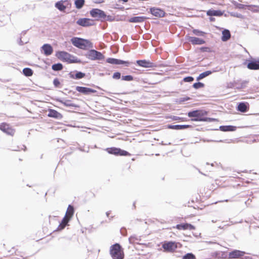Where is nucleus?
Returning <instances> with one entry per match:
<instances>
[{
  "instance_id": "nucleus-12",
  "label": "nucleus",
  "mask_w": 259,
  "mask_h": 259,
  "mask_svg": "<svg viewBox=\"0 0 259 259\" xmlns=\"http://www.w3.org/2000/svg\"><path fill=\"white\" fill-rule=\"evenodd\" d=\"M76 90L85 95H88L92 93H95L97 91L91 88L77 86L76 87Z\"/></svg>"
},
{
  "instance_id": "nucleus-3",
  "label": "nucleus",
  "mask_w": 259,
  "mask_h": 259,
  "mask_svg": "<svg viewBox=\"0 0 259 259\" xmlns=\"http://www.w3.org/2000/svg\"><path fill=\"white\" fill-rule=\"evenodd\" d=\"M90 14L92 17L95 18L97 20L104 21L107 17L105 13L99 9H93L90 11Z\"/></svg>"
},
{
  "instance_id": "nucleus-38",
  "label": "nucleus",
  "mask_w": 259,
  "mask_h": 259,
  "mask_svg": "<svg viewBox=\"0 0 259 259\" xmlns=\"http://www.w3.org/2000/svg\"><path fill=\"white\" fill-rule=\"evenodd\" d=\"M204 84L203 83L200 82L194 83L193 85V88L196 89L203 88V87H204Z\"/></svg>"
},
{
  "instance_id": "nucleus-32",
  "label": "nucleus",
  "mask_w": 259,
  "mask_h": 259,
  "mask_svg": "<svg viewBox=\"0 0 259 259\" xmlns=\"http://www.w3.org/2000/svg\"><path fill=\"white\" fill-rule=\"evenodd\" d=\"M52 68L54 71H60L63 69V65L60 63L55 64L52 65Z\"/></svg>"
},
{
  "instance_id": "nucleus-37",
  "label": "nucleus",
  "mask_w": 259,
  "mask_h": 259,
  "mask_svg": "<svg viewBox=\"0 0 259 259\" xmlns=\"http://www.w3.org/2000/svg\"><path fill=\"white\" fill-rule=\"evenodd\" d=\"M121 79L122 80L130 81L133 80L134 79V77L133 76H132L131 75H125V76H122Z\"/></svg>"
},
{
  "instance_id": "nucleus-14",
  "label": "nucleus",
  "mask_w": 259,
  "mask_h": 259,
  "mask_svg": "<svg viewBox=\"0 0 259 259\" xmlns=\"http://www.w3.org/2000/svg\"><path fill=\"white\" fill-rule=\"evenodd\" d=\"M57 57L60 60L66 62H74V60H71L70 59L71 55L64 51L59 52L57 54Z\"/></svg>"
},
{
  "instance_id": "nucleus-24",
  "label": "nucleus",
  "mask_w": 259,
  "mask_h": 259,
  "mask_svg": "<svg viewBox=\"0 0 259 259\" xmlns=\"http://www.w3.org/2000/svg\"><path fill=\"white\" fill-rule=\"evenodd\" d=\"M231 37V33L229 30L225 29L222 31V40L223 41H226Z\"/></svg>"
},
{
  "instance_id": "nucleus-23",
  "label": "nucleus",
  "mask_w": 259,
  "mask_h": 259,
  "mask_svg": "<svg viewBox=\"0 0 259 259\" xmlns=\"http://www.w3.org/2000/svg\"><path fill=\"white\" fill-rule=\"evenodd\" d=\"M208 16H221L223 15V12L220 10H209L206 13Z\"/></svg>"
},
{
  "instance_id": "nucleus-52",
  "label": "nucleus",
  "mask_w": 259,
  "mask_h": 259,
  "mask_svg": "<svg viewBox=\"0 0 259 259\" xmlns=\"http://www.w3.org/2000/svg\"><path fill=\"white\" fill-rule=\"evenodd\" d=\"M189 98H184V99L183 100V101H187L188 100H189Z\"/></svg>"
},
{
  "instance_id": "nucleus-15",
  "label": "nucleus",
  "mask_w": 259,
  "mask_h": 259,
  "mask_svg": "<svg viewBox=\"0 0 259 259\" xmlns=\"http://www.w3.org/2000/svg\"><path fill=\"white\" fill-rule=\"evenodd\" d=\"M136 63L139 66L144 68H152L155 66L154 63L146 60H137Z\"/></svg>"
},
{
  "instance_id": "nucleus-20",
  "label": "nucleus",
  "mask_w": 259,
  "mask_h": 259,
  "mask_svg": "<svg viewBox=\"0 0 259 259\" xmlns=\"http://www.w3.org/2000/svg\"><path fill=\"white\" fill-rule=\"evenodd\" d=\"M146 19V17L144 16H136L131 18L129 22L132 23H140L142 22Z\"/></svg>"
},
{
  "instance_id": "nucleus-13",
  "label": "nucleus",
  "mask_w": 259,
  "mask_h": 259,
  "mask_svg": "<svg viewBox=\"0 0 259 259\" xmlns=\"http://www.w3.org/2000/svg\"><path fill=\"white\" fill-rule=\"evenodd\" d=\"M0 129L3 132L9 135L13 136L15 133V130L13 129L9 124L6 123H2L0 125Z\"/></svg>"
},
{
  "instance_id": "nucleus-39",
  "label": "nucleus",
  "mask_w": 259,
  "mask_h": 259,
  "mask_svg": "<svg viewBox=\"0 0 259 259\" xmlns=\"http://www.w3.org/2000/svg\"><path fill=\"white\" fill-rule=\"evenodd\" d=\"M193 32L194 34L198 36H203L205 33L203 31L198 30L197 29H194Z\"/></svg>"
},
{
  "instance_id": "nucleus-21",
  "label": "nucleus",
  "mask_w": 259,
  "mask_h": 259,
  "mask_svg": "<svg viewBox=\"0 0 259 259\" xmlns=\"http://www.w3.org/2000/svg\"><path fill=\"white\" fill-rule=\"evenodd\" d=\"M48 116L57 119H61L62 117V115L61 113L53 109L50 110Z\"/></svg>"
},
{
  "instance_id": "nucleus-27",
  "label": "nucleus",
  "mask_w": 259,
  "mask_h": 259,
  "mask_svg": "<svg viewBox=\"0 0 259 259\" xmlns=\"http://www.w3.org/2000/svg\"><path fill=\"white\" fill-rule=\"evenodd\" d=\"M176 228L179 230L192 229L194 227L192 225L188 224L177 225Z\"/></svg>"
},
{
  "instance_id": "nucleus-29",
  "label": "nucleus",
  "mask_w": 259,
  "mask_h": 259,
  "mask_svg": "<svg viewBox=\"0 0 259 259\" xmlns=\"http://www.w3.org/2000/svg\"><path fill=\"white\" fill-rule=\"evenodd\" d=\"M247 106L244 103H240L237 107V109L238 111L245 112L247 110Z\"/></svg>"
},
{
  "instance_id": "nucleus-50",
  "label": "nucleus",
  "mask_w": 259,
  "mask_h": 259,
  "mask_svg": "<svg viewBox=\"0 0 259 259\" xmlns=\"http://www.w3.org/2000/svg\"><path fill=\"white\" fill-rule=\"evenodd\" d=\"M25 42H24L20 38V41L19 42V44L20 45H23Z\"/></svg>"
},
{
  "instance_id": "nucleus-16",
  "label": "nucleus",
  "mask_w": 259,
  "mask_h": 259,
  "mask_svg": "<svg viewBox=\"0 0 259 259\" xmlns=\"http://www.w3.org/2000/svg\"><path fill=\"white\" fill-rule=\"evenodd\" d=\"M41 49V50L44 51V55L46 56L51 55L53 52L52 47L49 44H46L44 45Z\"/></svg>"
},
{
  "instance_id": "nucleus-54",
  "label": "nucleus",
  "mask_w": 259,
  "mask_h": 259,
  "mask_svg": "<svg viewBox=\"0 0 259 259\" xmlns=\"http://www.w3.org/2000/svg\"><path fill=\"white\" fill-rule=\"evenodd\" d=\"M23 147H24V150L25 151L26 149V147H25V146H23Z\"/></svg>"
},
{
  "instance_id": "nucleus-17",
  "label": "nucleus",
  "mask_w": 259,
  "mask_h": 259,
  "mask_svg": "<svg viewBox=\"0 0 259 259\" xmlns=\"http://www.w3.org/2000/svg\"><path fill=\"white\" fill-rule=\"evenodd\" d=\"M188 40L192 43V44L195 45H202L205 43V41L201 39L196 37L189 36Z\"/></svg>"
},
{
  "instance_id": "nucleus-55",
  "label": "nucleus",
  "mask_w": 259,
  "mask_h": 259,
  "mask_svg": "<svg viewBox=\"0 0 259 259\" xmlns=\"http://www.w3.org/2000/svg\"><path fill=\"white\" fill-rule=\"evenodd\" d=\"M228 201V200H225L224 201L227 202Z\"/></svg>"
},
{
  "instance_id": "nucleus-8",
  "label": "nucleus",
  "mask_w": 259,
  "mask_h": 259,
  "mask_svg": "<svg viewBox=\"0 0 259 259\" xmlns=\"http://www.w3.org/2000/svg\"><path fill=\"white\" fill-rule=\"evenodd\" d=\"M106 62L108 63L111 64H116V65H120L122 64L125 65V66H129L132 63L128 61H125L121 60L112 58H108L106 59Z\"/></svg>"
},
{
  "instance_id": "nucleus-31",
  "label": "nucleus",
  "mask_w": 259,
  "mask_h": 259,
  "mask_svg": "<svg viewBox=\"0 0 259 259\" xmlns=\"http://www.w3.org/2000/svg\"><path fill=\"white\" fill-rule=\"evenodd\" d=\"M128 240L130 243L131 244L138 243V241L140 240V239L139 238V237L135 235H133L129 238Z\"/></svg>"
},
{
  "instance_id": "nucleus-11",
  "label": "nucleus",
  "mask_w": 259,
  "mask_h": 259,
  "mask_svg": "<svg viewBox=\"0 0 259 259\" xmlns=\"http://www.w3.org/2000/svg\"><path fill=\"white\" fill-rule=\"evenodd\" d=\"M150 12L152 15L157 17H163L165 14L163 10L155 7L151 8Z\"/></svg>"
},
{
  "instance_id": "nucleus-40",
  "label": "nucleus",
  "mask_w": 259,
  "mask_h": 259,
  "mask_svg": "<svg viewBox=\"0 0 259 259\" xmlns=\"http://www.w3.org/2000/svg\"><path fill=\"white\" fill-rule=\"evenodd\" d=\"M85 76V74L81 72H77L75 74V78L76 79H80L83 78Z\"/></svg>"
},
{
  "instance_id": "nucleus-35",
  "label": "nucleus",
  "mask_w": 259,
  "mask_h": 259,
  "mask_svg": "<svg viewBox=\"0 0 259 259\" xmlns=\"http://www.w3.org/2000/svg\"><path fill=\"white\" fill-rule=\"evenodd\" d=\"M55 7L60 11H64L66 9V7L61 2H58L55 4Z\"/></svg>"
},
{
  "instance_id": "nucleus-51",
  "label": "nucleus",
  "mask_w": 259,
  "mask_h": 259,
  "mask_svg": "<svg viewBox=\"0 0 259 259\" xmlns=\"http://www.w3.org/2000/svg\"><path fill=\"white\" fill-rule=\"evenodd\" d=\"M244 86V83H242L241 87H237V88H238V89L242 88H243Z\"/></svg>"
},
{
  "instance_id": "nucleus-22",
  "label": "nucleus",
  "mask_w": 259,
  "mask_h": 259,
  "mask_svg": "<svg viewBox=\"0 0 259 259\" xmlns=\"http://www.w3.org/2000/svg\"><path fill=\"white\" fill-rule=\"evenodd\" d=\"M190 126L191 125H168L167 126L168 128L176 130H184L190 127Z\"/></svg>"
},
{
  "instance_id": "nucleus-48",
  "label": "nucleus",
  "mask_w": 259,
  "mask_h": 259,
  "mask_svg": "<svg viewBox=\"0 0 259 259\" xmlns=\"http://www.w3.org/2000/svg\"><path fill=\"white\" fill-rule=\"evenodd\" d=\"M208 48H207V47H202L201 48V51H203V52H207V50H208Z\"/></svg>"
},
{
  "instance_id": "nucleus-30",
  "label": "nucleus",
  "mask_w": 259,
  "mask_h": 259,
  "mask_svg": "<svg viewBox=\"0 0 259 259\" xmlns=\"http://www.w3.org/2000/svg\"><path fill=\"white\" fill-rule=\"evenodd\" d=\"M212 73V71H206L203 72L199 74V75L197 77V80H199L202 79V78L208 76L209 75Z\"/></svg>"
},
{
  "instance_id": "nucleus-53",
  "label": "nucleus",
  "mask_w": 259,
  "mask_h": 259,
  "mask_svg": "<svg viewBox=\"0 0 259 259\" xmlns=\"http://www.w3.org/2000/svg\"><path fill=\"white\" fill-rule=\"evenodd\" d=\"M109 212H106V215H107V217L109 216Z\"/></svg>"
},
{
  "instance_id": "nucleus-42",
  "label": "nucleus",
  "mask_w": 259,
  "mask_h": 259,
  "mask_svg": "<svg viewBox=\"0 0 259 259\" xmlns=\"http://www.w3.org/2000/svg\"><path fill=\"white\" fill-rule=\"evenodd\" d=\"M121 77V74L119 72H115L112 76V78L115 79H118Z\"/></svg>"
},
{
  "instance_id": "nucleus-25",
  "label": "nucleus",
  "mask_w": 259,
  "mask_h": 259,
  "mask_svg": "<svg viewBox=\"0 0 259 259\" xmlns=\"http://www.w3.org/2000/svg\"><path fill=\"white\" fill-rule=\"evenodd\" d=\"M68 222H69V219L67 217H66V216H65L63 218L61 223L58 226V228L57 229L58 230H63L65 227V226L67 225Z\"/></svg>"
},
{
  "instance_id": "nucleus-41",
  "label": "nucleus",
  "mask_w": 259,
  "mask_h": 259,
  "mask_svg": "<svg viewBox=\"0 0 259 259\" xmlns=\"http://www.w3.org/2000/svg\"><path fill=\"white\" fill-rule=\"evenodd\" d=\"M70 59L71 60H74V62H68V63H79V62H80V61L79 59H78L76 57H74V56H72V55H71V57H70Z\"/></svg>"
},
{
  "instance_id": "nucleus-4",
  "label": "nucleus",
  "mask_w": 259,
  "mask_h": 259,
  "mask_svg": "<svg viewBox=\"0 0 259 259\" xmlns=\"http://www.w3.org/2000/svg\"><path fill=\"white\" fill-rule=\"evenodd\" d=\"M206 114V112L202 110H194L192 111L189 112L188 113V116L189 117H195V118L192 119V121H206V119L201 118L200 117Z\"/></svg>"
},
{
  "instance_id": "nucleus-1",
  "label": "nucleus",
  "mask_w": 259,
  "mask_h": 259,
  "mask_svg": "<svg viewBox=\"0 0 259 259\" xmlns=\"http://www.w3.org/2000/svg\"><path fill=\"white\" fill-rule=\"evenodd\" d=\"M73 45L80 49L88 50L93 48V44L89 40L74 37L71 38Z\"/></svg>"
},
{
  "instance_id": "nucleus-2",
  "label": "nucleus",
  "mask_w": 259,
  "mask_h": 259,
  "mask_svg": "<svg viewBox=\"0 0 259 259\" xmlns=\"http://www.w3.org/2000/svg\"><path fill=\"white\" fill-rule=\"evenodd\" d=\"M110 252L112 259H123L124 257L121 247L118 243H115L110 247Z\"/></svg>"
},
{
  "instance_id": "nucleus-46",
  "label": "nucleus",
  "mask_w": 259,
  "mask_h": 259,
  "mask_svg": "<svg viewBox=\"0 0 259 259\" xmlns=\"http://www.w3.org/2000/svg\"><path fill=\"white\" fill-rule=\"evenodd\" d=\"M236 82L234 81V82H230L228 84V88H232L236 86Z\"/></svg>"
},
{
  "instance_id": "nucleus-49",
  "label": "nucleus",
  "mask_w": 259,
  "mask_h": 259,
  "mask_svg": "<svg viewBox=\"0 0 259 259\" xmlns=\"http://www.w3.org/2000/svg\"><path fill=\"white\" fill-rule=\"evenodd\" d=\"M94 2H95V3H98V4H99V3H102L103 1V0H95V1H94Z\"/></svg>"
},
{
  "instance_id": "nucleus-47",
  "label": "nucleus",
  "mask_w": 259,
  "mask_h": 259,
  "mask_svg": "<svg viewBox=\"0 0 259 259\" xmlns=\"http://www.w3.org/2000/svg\"><path fill=\"white\" fill-rule=\"evenodd\" d=\"M203 119H206V121H208L215 120V119H214V118H203Z\"/></svg>"
},
{
  "instance_id": "nucleus-34",
  "label": "nucleus",
  "mask_w": 259,
  "mask_h": 259,
  "mask_svg": "<svg viewBox=\"0 0 259 259\" xmlns=\"http://www.w3.org/2000/svg\"><path fill=\"white\" fill-rule=\"evenodd\" d=\"M84 4V0H76L75 1V5L77 9H81Z\"/></svg>"
},
{
  "instance_id": "nucleus-44",
  "label": "nucleus",
  "mask_w": 259,
  "mask_h": 259,
  "mask_svg": "<svg viewBox=\"0 0 259 259\" xmlns=\"http://www.w3.org/2000/svg\"><path fill=\"white\" fill-rule=\"evenodd\" d=\"M60 83L58 79L55 78L54 79L53 84L55 85V87H58Z\"/></svg>"
},
{
  "instance_id": "nucleus-9",
  "label": "nucleus",
  "mask_w": 259,
  "mask_h": 259,
  "mask_svg": "<svg viewBox=\"0 0 259 259\" xmlns=\"http://www.w3.org/2000/svg\"><path fill=\"white\" fill-rule=\"evenodd\" d=\"M245 254V252L244 251L238 250H234L229 252L228 254V258L229 259L242 258Z\"/></svg>"
},
{
  "instance_id": "nucleus-36",
  "label": "nucleus",
  "mask_w": 259,
  "mask_h": 259,
  "mask_svg": "<svg viewBox=\"0 0 259 259\" xmlns=\"http://www.w3.org/2000/svg\"><path fill=\"white\" fill-rule=\"evenodd\" d=\"M183 259H196V257L192 253H187L183 256Z\"/></svg>"
},
{
  "instance_id": "nucleus-7",
  "label": "nucleus",
  "mask_w": 259,
  "mask_h": 259,
  "mask_svg": "<svg viewBox=\"0 0 259 259\" xmlns=\"http://www.w3.org/2000/svg\"><path fill=\"white\" fill-rule=\"evenodd\" d=\"M163 248L168 252H174L178 247V243L175 242L169 241L162 244Z\"/></svg>"
},
{
  "instance_id": "nucleus-6",
  "label": "nucleus",
  "mask_w": 259,
  "mask_h": 259,
  "mask_svg": "<svg viewBox=\"0 0 259 259\" xmlns=\"http://www.w3.org/2000/svg\"><path fill=\"white\" fill-rule=\"evenodd\" d=\"M106 151L109 154H114L115 155H121V156L130 155V154L128 152H127L125 150H121L120 148H115V147L107 148Z\"/></svg>"
},
{
  "instance_id": "nucleus-33",
  "label": "nucleus",
  "mask_w": 259,
  "mask_h": 259,
  "mask_svg": "<svg viewBox=\"0 0 259 259\" xmlns=\"http://www.w3.org/2000/svg\"><path fill=\"white\" fill-rule=\"evenodd\" d=\"M24 74L26 76H30L33 74V71L29 68H25L23 70Z\"/></svg>"
},
{
  "instance_id": "nucleus-45",
  "label": "nucleus",
  "mask_w": 259,
  "mask_h": 259,
  "mask_svg": "<svg viewBox=\"0 0 259 259\" xmlns=\"http://www.w3.org/2000/svg\"><path fill=\"white\" fill-rule=\"evenodd\" d=\"M170 118L173 120H178L183 119V118L177 116H172Z\"/></svg>"
},
{
  "instance_id": "nucleus-18",
  "label": "nucleus",
  "mask_w": 259,
  "mask_h": 259,
  "mask_svg": "<svg viewBox=\"0 0 259 259\" xmlns=\"http://www.w3.org/2000/svg\"><path fill=\"white\" fill-rule=\"evenodd\" d=\"M247 67L251 70H258L259 69V61L252 60L248 61Z\"/></svg>"
},
{
  "instance_id": "nucleus-19",
  "label": "nucleus",
  "mask_w": 259,
  "mask_h": 259,
  "mask_svg": "<svg viewBox=\"0 0 259 259\" xmlns=\"http://www.w3.org/2000/svg\"><path fill=\"white\" fill-rule=\"evenodd\" d=\"M57 101L60 103L62 105H64L66 107H77L76 104L73 103L72 101L70 100H63L61 99H57Z\"/></svg>"
},
{
  "instance_id": "nucleus-10",
  "label": "nucleus",
  "mask_w": 259,
  "mask_h": 259,
  "mask_svg": "<svg viewBox=\"0 0 259 259\" xmlns=\"http://www.w3.org/2000/svg\"><path fill=\"white\" fill-rule=\"evenodd\" d=\"M76 24L83 27H88L94 25L93 20L89 18H80L76 21Z\"/></svg>"
},
{
  "instance_id": "nucleus-26",
  "label": "nucleus",
  "mask_w": 259,
  "mask_h": 259,
  "mask_svg": "<svg viewBox=\"0 0 259 259\" xmlns=\"http://www.w3.org/2000/svg\"><path fill=\"white\" fill-rule=\"evenodd\" d=\"M220 129L223 132L234 131L236 129V127L232 125L220 126Z\"/></svg>"
},
{
  "instance_id": "nucleus-5",
  "label": "nucleus",
  "mask_w": 259,
  "mask_h": 259,
  "mask_svg": "<svg viewBox=\"0 0 259 259\" xmlns=\"http://www.w3.org/2000/svg\"><path fill=\"white\" fill-rule=\"evenodd\" d=\"M87 57L91 60H101L104 58L103 54L95 50H90L87 55Z\"/></svg>"
},
{
  "instance_id": "nucleus-43",
  "label": "nucleus",
  "mask_w": 259,
  "mask_h": 259,
  "mask_svg": "<svg viewBox=\"0 0 259 259\" xmlns=\"http://www.w3.org/2000/svg\"><path fill=\"white\" fill-rule=\"evenodd\" d=\"M185 82H192L194 80V78L192 76H187L183 79Z\"/></svg>"
},
{
  "instance_id": "nucleus-28",
  "label": "nucleus",
  "mask_w": 259,
  "mask_h": 259,
  "mask_svg": "<svg viewBox=\"0 0 259 259\" xmlns=\"http://www.w3.org/2000/svg\"><path fill=\"white\" fill-rule=\"evenodd\" d=\"M73 213H74L73 207L71 205H69L65 216H66V217H67L69 220L72 217Z\"/></svg>"
}]
</instances>
